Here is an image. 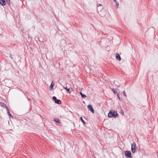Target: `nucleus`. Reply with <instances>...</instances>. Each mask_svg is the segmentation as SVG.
<instances>
[{"label":"nucleus","mask_w":158,"mask_h":158,"mask_svg":"<svg viewBox=\"0 0 158 158\" xmlns=\"http://www.w3.org/2000/svg\"><path fill=\"white\" fill-rule=\"evenodd\" d=\"M102 5L100 4H98V5H97V6L98 7L99 6H101Z\"/></svg>","instance_id":"obj_24"},{"label":"nucleus","mask_w":158,"mask_h":158,"mask_svg":"<svg viewBox=\"0 0 158 158\" xmlns=\"http://www.w3.org/2000/svg\"><path fill=\"white\" fill-rule=\"evenodd\" d=\"M135 146H136V143L135 142H134L131 144V148H135Z\"/></svg>","instance_id":"obj_14"},{"label":"nucleus","mask_w":158,"mask_h":158,"mask_svg":"<svg viewBox=\"0 0 158 158\" xmlns=\"http://www.w3.org/2000/svg\"><path fill=\"white\" fill-rule=\"evenodd\" d=\"M125 156L127 158H132L131 156V152L130 151H125Z\"/></svg>","instance_id":"obj_2"},{"label":"nucleus","mask_w":158,"mask_h":158,"mask_svg":"<svg viewBox=\"0 0 158 158\" xmlns=\"http://www.w3.org/2000/svg\"><path fill=\"white\" fill-rule=\"evenodd\" d=\"M6 2H7L8 5L9 6H10V0H6Z\"/></svg>","instance_id":"obj_20"},{"label":"nucleus","mask_w":158,"mask_h":158,"mask_svg":"<svg viewBox=\"0 0 158 158\" xmlns=\"http://www.w3.org/2000/svg\"><path fill=\"white\" fill-rule=\"evenodd\" d=\"M131 150L132 152L133 153H134L136 152V150L135 148H131Z\"/></svg>","instance_id":"obj_11"},{"label":"nucleus","mask_w":158,"mask_h":158,"mask_svg":"<svg viewBox=\"0 0 158 158\" xmlns=\"http://www.w3.org/2000/svg\"><path fill=\"white\" fill-rule=\"evenodd\" d=\"M64 89H65L66 90V91L67 92H69V93H71V91H72L71 90L72 89H71V90L69 88H67V86H66V87H64Z\"/></svg>","instance_id":"obj_7"},{"label":"nucleus","mask_w":158,"mask_h":158,"mask_svg":"<svg viewBox=\"0 0 158 158\" xmlns=\"http://www.w3.org/2000/svg\"><path fill=\"white\" fill-rule=\"evenodd\" d=\"M87 107L88 109L90 111H91L93 113H94V110L92 106L91 105H89L87 106Z\"/></svg>","instance_id":"obj_3"},{"label":"nucleus","mask_w":158,"mask_h":158,"mask_svg":"<svg viewBox=\"0 0 158 158\" xmlns=\"http://www.w3.org/2000/svg\"><path fill=\"white\" fill-rule=\"evenodd\" d=\"M53 121L56 122L57 123H60V119L59 118H53Z\"/></svg>","instance_id":"obj_6"},{"label":"nucleus","mask_w":158,"mask_h":158,"mask_svg":"<svg viewBox=\"0 0 158 158\" xmlns=\"http://www.w3.org/2000/svg\"><path fill=\"white\" fill-rule=\"evenodd\" d=\"M116 95L118 98V99L120 101H121V99L120 97H119V95L118 93H117Z\"/></svg>","instance_id":"obj_18"},{"label":"nucleus","mask_w":158,"mask_h":158,"mask_svg":"<svg viewBox=\"0 0 158 158\" xmlns=\"http://www.w3.org/2000/svg\"><path fill=\"white\" fill-rule=\"evenodd\" d=\"M10 57L12 59H13V58L12 57V55H11V54H10Z\"/></svg>","instance_id":"obj_23"},{"label":"nucleus","mask_w":158,"mask_h":158,"mask_svg":"<svg viewBox=\"0 0 158 158\" xmlns=\"http://www.w3.org/2000/svg\"><path fill=\"white\" fill-rule=\"evenodd\" d=\"M0 106L2 107H4L5 106L6 107V106L4 103L2 102L0 103Z\"/></svg>","instance_id":"obj_13"},{"label":"nucleus","mask_w":158,"mask_h":158,"mask_svg":"<svg viewBox=\"0 0 158 158\" xmlns=\"http://www.w3.org/2000/svg\"><path fill=\"white\" fill-rule=\"evenodd\" d=\"M121 113L122 115H123L124 114V113L123 111L122 110H121Z\"/></svg>","instance_id":"obj_22"},{"label":"nucleus","mask_w":158,"mask_h":158,"mask_svg":"<svg viewBox=\"0 0 158 158\" xmlns=\"http://www.w3.org/2000/svg\"><path fill=\"white\" fill-rule=\"evenodd\" d=\"M54 85V84L53 83V81H52L50 86V88L52 90L53 89Z\"/></svg>","instance_id":"obj_10"},{"label":"nucleus","mask_w":158,"mask_h":158,"mask_svg":"<svg viewBox=\"0 0 158 158\" xmlns=\"http://www.w3.org/2000/svg\"><path fill=\"white\" fill-rule=\"evenodd\" d=\"M116 58L119 61H120L121 60V57L118 53H117L116 55Z\"/></svg>","instance_id":"obj_4"},{"label":"nucleus","mask_w":158,"mask_h":158,"mask_svg":"<svg viewBox=\"0 0 158 158\" xmlns=\"http://www.w3.org/2000/svg\"><path fill=\"white\" fill-rule=\"evenodd\" d=\"M52 99L53 100L55 101H55H56L57 99V98L55 96L53 97Z\"/></svg>","instance_id":"obj_19"},{"label":"nucleus","mask_w":158,"mask_h":158,"mask_svg":"<svg viewBox=\"0 0 158 158\" xmlns=\"http://www.w3.org/2000/svg\"><path fill=\"white\" fill-rule=\"evenodd\" d=\"M6 108L7 110V113H8V115L10 117H11L12 118H13V117L12 116V115L10 114L9 110L8 109L7 107L6 106Z\"/></svg>","instance_id":"obj_5"},{"label":"nucleus","mask_w":158,"mask_h":158,"mask_svg":"<svg viewBox=\"0 0 158 158\" xmlns=\"http://www.w3.org/2000/svg\"><path fill=\"white\" fill-rule=\"evenodd\" d=\"M2 2H0V4L2 6H4L6 5V2L5 0H2Z\"/></svg>","instance_id":"obj_8"},{"label":"nucleus","mask_w":158,"mask_h":158,"mask_svg":"<svg viewBox=\"0 0 158 158\" xmlns=\"http://www.w3.org/2000/svg\"><path fill=\"white\" fill-rule=\"evenodd\" d=\"M80 94L81 97L82 98H85L86 96L85 95L83 94L81 92H80Z\"/></svg>","instance_id":"obj_12"},{"label":"nucleus","mask_w":158,"mask_h":158,"mask_svg":"<svg viewBox=\"0 0 158 158\" xmlns=\"http://www.w3.org/2000/svg\"><path fill=\"white\" fill-rule=\"evenodd\" d=\"M2 0H0V2H2Z\"/></svg>","instance_id":"obj_25"},{"label":"nucleus","mask_w":158,"mask_h":158,"mask_svg":"<svg viewBox=\"0 0 158 158\" xmlns=\"http://www.w3.org/2000/svg\"><path fill=\"white\" fill-rule=\"evenodd\" d=\"M80 119L81 120L82 122L83 123V124H85L86 123L85 121L83 120L82 117H80Z\"/></svg>","instance_id":"obj_15"},{"label":"nucleus","mask_w":158,"mask_h":158,"mask_svg":"<svg viewBox=\"0 0 158 158\" xmlns=\"http://www.w3.org/2000/svg\"><path fill=\"white\" fill-rule=\"evenodd\" d=\"M118 114L117 112L113 110H111L109 112L108 115V116L109 118H117Z\"/></svg>","instance_id":"obj_1"},{"label":"nucleus","mask_w":158,"mask_h":158,"mask_svg":"<svg viewBox=\"0 0 158 158\" xmlns=\"http://www.w3.org/2000/svg\"><path fill=\"white\" fill-rule=\"evenodd\" d=\"M111 90L113 91V93L114 94H116L117 93V91H116L114 89V88H113Z\"/></svg>","instance_id":"obj_16"},{"label":"nucleus","mask_w":158,"mask_h":158,"mask_svg":"<svg viewBox=\"0 0 158 158\" xmlns=\"http://www.w3.org/2000/svg\"><path fill=\"white\" fill-rule=\"evenodd\" d=\"M114 1H116V0H113Z\"/></svg>","instance_id":"obj_26"},{"label":"nucleus","mask_w":158,"mask_h":158,"mask_svg":"<svg viewBox=\"0 0 158 158\" xmlns=\"http://www.w3.org/2000/svg\"><path fill=\"white\" fill-rule=\"evenodd\" d=\"M123 95L124 96H125L126 97L127 96V95L126 94L124 91L123 92Z\"/></svg>","instance_id":"obj_21"},{"label":"nucleus","mask_w":158,"mask_h":158,"mask_svg":"<svg viewBox=\"0 0 158 158\" xmlns=\"http://www.w3.org/2000/svg\"><path fill=\"white\" fill-rule=\"evenodd\" d=\"M114 2H115L116 3V6H117L116 8H118V6H119V3L118 2H116V1H114Z\"/></svg>","instance_id":"obj_17"},{"label":"nucleus","mask_w":158,"mask_h":158,"mask_svg":"<svg viewBox=\"0 0 158 158\" xmlns=\"http://www.w3.org/2000/svg\"><path fill=\"white\" fill-rule=\"evenodd\" d=\"M55 103L57 104H61V101L59 99H56L55 102Z\"/></svg>","instance_id":"obj_9"}]
</instances>
